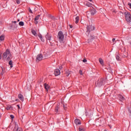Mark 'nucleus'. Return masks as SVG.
I'll use <instances>...</instances> for the list:
<instances>
[{
    "label": "nucleus",
    "mask_w": 131,
    "mask_h": 131,
    "mask_svg": "<svg viewBox=\"0 0 131 131\" xmlns=\"http://www.w3.org/2000/svg\"><path fill=\"white\" fill-rule=\"evenodd\" d=\"M79 73H80V74L81 75H82V71L80 70V71H79Z\"/></svg>",
    "instance_id": "31"
},
{
    "label": "nucleus",
    "mask_w": 131,
    "mask_h": 131,
    "mask_svg": "<svg viewBox=\"0 0 131 131\" xmlns=\"http://www.w3.org/2000/svg\"><path fill=\"white\" fill-rule=\"evenodd\" d=\"M10 117H11V118H12L13 119V118H14V116L12 115H11Z\"/></svg>",
    "instance_id": "34"
},
{
    "label": "nucleus",
    "mask_w": 131,
    "mask_h": 131,
    "mask_svg": "<svg viewBox=\"0 0 131 131\" xmlns=\"http://www.w3.org/2000/svg\"><path fill=\"white\" fill-rule=\"evenodd\" d=\"M79 21V17L77 16L75 18V23H76V24H77V23H78Z\"/></svg>",
    "instance_id": "17"
},
{
    "label": "nucleus",
    "mask_w": 131,
    "mask_h": 131,
    "mask_svg": "<svg viewBox=\"0 0 131 131\" xmlns=\"http://www.w3.org/2000/svg\"><path fill=\"white\" fill-rule=\"evenodd\" d=\"M18 24L19 26H24V22L23 21H20Z\"/></svg>",
    "instance_id": "21"
},
{
    "label": "nucleus",
    "mask_w": 131,
    "mask_h": 131,
    "mask_svg": "<svg viewBox=\"0 0 131 131\" xmlns=\"http://www.w3.org/2000/svg\"><path fill=\"white\" fill-rule=\"evenodd\" d=\"M18 98L20 100V101H22V102L24 101V97H23V95H22V94H18Z\"/></svg>",
    "instance_id": "10"
},
{
    "label": "nucleus",
    "mask_w": 131,
    "mask_h": 131,
    "mask_svg": "<svg viewBox=\"0 0 131 131\" xmlns=\"http://www.w3.org/2000/svg\"><path fill=\"white\" fill-rule=\"evenodd\" d=\"M45 89L46 91H49V89H50V86L47 83L44 84Z\"/></svg>",
    "instance_id": "14"
},
{
    "label": "nucleus",
    "mask_w": 131,
    "mask_h": 131,
    "mask_svg": "<svg viewBox=\"0 0 131 131\" xmlns=\"http://www.w3.org/2000/svg\"><path fill=\"white\" fill-rule=\"evenodd\" d=\"M119 97H120V99L122 100V101H123V100H124V97H123V96H122V95H120Z\"/></svg>",
    "instance_id": "26"
},
{
    "label": "nucleus",
    "mask_w": 131,
    "mask_h": 131,
    "mask_svg": "<svg viewBox=\"0 0 131 131\" xmlns=\"http://www.w3.org/2000/svg\"><path fill=\"white\" fill-rule=\"evenodd\" d=\"M87 61H88V60H86V59H83V63H86Z\"/></svg>",
    "instance_id": "28"
},
{
    "label": "nucleus",
    "mask_w": 131,
    "mask_h": 131,
    "mask_svg": "<svg viewBox=\"0 0 131 131\" xmlns=\"http://www.w3.org/2000/svg\"><path fill=\"white\" fill-rule=\"evenodd\" d=\"M95 29V26L93 25V23H91L90 25L87 27L86 33H90V31H93Z\"/></svg>",
    "instance_id": "4"
},
{
    "label": "nucleus",
    "mask_w": 131,
    "mask_h": 131,
    "mask_svg": "<svg viewBox=\"0 0 131 131\" xmlns=\"http://www.w3.org/2000/svg\"><path fill=\"white\" fill-rule=\"evenodd\" d=\"M43 59V56L41 54H38L35 59L36 62H39V61H41Z\"/></svg>",
    "instance_id": "6"
},
{
    "label": "nucleus",
    "mask_w": 131,
    "mask_h": 131,
    "mask_svg": "<svg viewBox=\"0 0 131 131\" xmlns=\"http://www.w3.org/2000/svg\"><path fill=\"white\" fill-rule=\"evenodd\" d=\"M64 109H65V106H63Z\"/></svg>",
    "instance_id": "45"
},
{
    "label": "nucleus",
    "mask_w": 131,
    "mask_h": 131,
    "mask_svg": "<svg viewBox=\"0 0 131 131\" xmlns=\"http://www.w3.org/2000/svg\"><path fill=\"white\" fill-rule=\"evenodd\" d=\"M17 107L18 109H20L21 108L20 107V105H19L18 104L17 105Z\"/></svg>",
    "instance_id": "32"
},
{
    "label": "nucleus",
    "mask_w": 131,
    "mask_h": 131,
    "mask_svg": "<svg viewBox=\"0 0 131 131\" xmlns=\"http://www.w3.org/2000/svg\"><path fill=\"white\" fill-rule=\"evenodd\" d=\"M104 131H107V130H104Z\"/></svg>",
    "instance_id": "46"
},
{
    "label": "nucleus",
    "mask_w": 131,
    "mask_h": 131,
    "mask_svg": "<svg viewBox=\"0 0 131 131\" xmlns=\"http://www.w3.org/2000/svg\"><path fill=\"white\" fill-rule=\"evenodd\" d=\"M90 2H92V0H89Z\"/></svg>",
    "instance_id": "43"
},
{
    "label": "nucleus",
    "mask_w": 131,
    "mask_h": 131,
    "mask_svg": "<svg viewBox=\"0 0 131 131\" xmlns=\"http://www.w3.org/2000/svg\"><path fill=\"white\" fill-rule=\"evenodd\" d=\"M4 74H5V71L2 69V72L1 73V75H3Z\"/></svg>",
    "instance_id": "27"
},
{
    "label": "nucleus",
    "mask_w": 131,
    "mask_h": 131,
    "mask_svg": "<svg viewBox=\"0 0 131 131\" xmlns=\"http://www.w3.org/2000/svg\"><path fill=\"white\" fill-rule=\"evenodd\" d=\"M67 76H69V75H70V74H71V72H67L66 73Z\"/></svg>",
    "instance_id": "23"
},
{
    "label": "nucleus",
    "mask_w": 131,
    "mask_h": 131,
    "mask_svg": "<svg viewBox=\"0 0 131 131\" xmlns=\"http://www.w3.org/2000/svg\"><path fill=\"white\" fill-rule=\"evenodd\" d=\"M38 37L40 38V39L41 40V41H45V39H43L42 38V36L41 35V34H39Z\"/></svg>",
    "instance_id": "18"
},
{
    "label": "nucleus",
    "mask_w": 131,
    "mask_h": 131,
    "mask_svg": "<svg viewBox=\"0 0 131 131\" xmlns=\"http://www.w3.org/2000/svg\"><path fill=\"white\" fill-rule=\"evenodd\" d=\"M13 23H14V24H16V23H17V21H12Z\"/></svg>",
    "instance_id": "38"
},
{
    "label": "nucleus",
    "mask_w": 131,
    "mask_h": 131,
    "mask_svg": "<svg viewBox=\"0 0 131 131\" xmlns=\"http://www.w3.org/2000/svg\"><path fill=\"white\" fill-rule=\"evenodd\" d=\"M79 131H82V130H84L83 128H81V127H79Z\"/></svg>",
    "instance_id": "29"
},
{
    "label": "nucleus",
    "mask_w": 131,
    "mask_h": 131,
    "mask_svg": "<svg viewBox=\"0 0 131 131\" xmlns=\"http://www.w3.org/2000/svg\"><path fill=\"white\" fill-rule=\"evenodd\" d=\"M69 26H70V28H73V26H72V25H70Z\"/></svg>",
    "instance_id": "39"
},
{
    "label": "nucleus",
    "mask_w": 131,
    "mask_h": 131,
    "mask_svg": "<svg viewBox=\"0 0 131 131\" xmlns=\"http://www.w3.org/2000/svg\"><path fill=\"white\" fill-rule=\"evenodd\" d=\"M35 24H37V23H38V21H37V20H35V22H34Z\"/></svg>",
    "instance_id": "35"
},
{
    "label": "nucleus",
    "mask_w": 131,
    "mask_h": 131,
    "mask_svg": "<svg viewBox=\"0 0 131 131\" xmlns=\"http://www.w3.org/2000/svg\"><path fill=\"white\" fill-rule=\"evenodd\" d=\"M12 108V106H10V107H7V110H10Z\"/></svg>",
    "instance_id": "33"
},
{
    "label": "nucleus",
    "mask_w": 131,
    "mask_h": 131,
    "mask_svg": "<svg viewBox=\"0 0 131 131\" xmlns=\"http://www.w3.org/2000/svg\"><path fill=\"white\" fill-rule=\"evenodd\" d=\"M14 27H17V26H14Z\"/></svg>",
    "instance_id": "44"
},
{
    "label": "nucleus",
    "mask_w": 131,
    "mask_h": 131,
    "mask_svg": "<svg viewBox=\"0 0 131 131\" xmlns=\"http://www.w3.org/2000/svg\"><path fill=\"white\" fill-rule=\"evenodd\" d=\"M125 17L126 19V21L127 22H128L129 23H130L131 22V15L130 13L128 12H125Z\"/></svg>",
    "instance_id": "5"
},
{
    "label": "nucleus",
    "mask_w": 131,
    "mask_h": 131,
    "mask_svg": "<svg viewBox=\"0 0 131 131\" xmlns=\"http://www.w3.org/2000/svg\"><path fill=\"white\" fill-rule=\"evenodd\" d=\"M13 131H23V129H22V128L18 126V124L15 123V127H14V128L13 129Z\"/></svg>",
    "instance_id": "7"
},
{
    "label": "nucleus",
    "mask_w": 131,
    "mask_h": 131,
    "mask_svg": "<svg viewBox=\"0 0 131 131\" xmlns=\"http://www.w3.org/2000/svg\"><path fill=\"white\" fill-rule=\"evenodd\" d=\"M104 82H105V81H104V79L100 78L98 80V81H97L95 83V85L97 88H100V87L102 86V85L104 84Z\"/></svg>",
    "instance_id": "2"
},
{
    "label": "nucleus",
    "mask_w": 131,
    "mask_h": 131,
    "mask_svg": "<svg viewBox=\"0 0 131 131\" xmlns=\"http://www.w3.org/2000/svg\"><path fill=\"white\" fill-rule=\"evenodd\" d=\"M31 32L33 35H34L35 36H36V32H35V31L32 30Z\"/></svg>",
    "instance_id": "22"
},
{
    "label": "nucleus",
    "mask_w": 131,
    "mask_h": 131,
    "mask_svg": "<svg viewBox=\"0 0 131 131\" xmlns=\"http://www.w3.org/2000/svg\"><path fill=\"white\" fill-rule=\"evenodd\" d=\"M15 101H19V99H16Z\"/></svg>",
    "instance_id": "41"
},
{
    "label": "nucleus",
    "mask_w": 131,
    "mask_h": 131,
    "mask_svg": "<svg viewBox=\"0 0 131 131\" xmlns=\"http://www.w3.org/2000/svg\"><path fill=\"white\" fill-rule=\"evenodd\" d=\"M39 17H40V15H38L37 16H36L34 19L35 21H37V20H38V19H39Z\"/></svg>",
    "instance_id": "19"
},
{
    "label": "nucleus",
    "mask_w": 131,
    "mask_h": 131,
    "mask_svg": "<svg viewBox=\"0 0 131 131\" xmlns=\"http://www.w3.org/2000/svg\"><path fill=\"white\" fill-rule=\"evenodd\" d=\"M2 59V55L0 54V60Z\"/></svg>",
    "instance_id": "40"
},
{
    "label": "nucleus",
    "mask_w": 131,
    "mask_h": 131,
    "mask_svg": "<svg viewBox=\"0 0 131 131\" xmlns=\"http://www.w3.org/2000/svg\"><path fill=\"white\" fill-rule=\"evenodd\" d=\"M61 73V72L60 71V70L59 69H55L54 71V74L55 76H58V75H60Z\"/></svg>",
    "instance_id": "9"
},
{
    "label": "nucleus",
    "mask_w": 131,
    "mask_h": 131,
    "mask_svg": "<svg viewBox=\"0 0 131 131\" xmlns=\"http://www.w3.org/2000/svg\"><path fill=\"white\" fill-rule=\"evenodd\" d=\"M59 109H60V107H59V105H58L55 107V112L56 113H59Z\"/></svg>",
    "instance_id": "12"
},
{
    "label": "nucleus",
    "mask_w": 131,
    "mask_h": 131,
    "mask_svg": "<svg viewBox=\"0 0 131 131\" xmlns=\"http://www.w3.org/2000/svg\"><path fill=\"white\" fill-rule=\"evenodd\" d=\"M95 38V36H91L90 37V38L88 39V42H92V40Z\"/></svg>",
    "instance_id": "13"
},
{
    "label": "nucleus",
    "mask_w": 131,
    "mask_h": 131,
    "mask_svg": "<svg viewBox=\"0 0 131 131\" xmlns=\"http://www.w3.org/2000/svg\"><path fill=\"white\" fill-rule=\"evenodd\" d=\"M96 13V9L93 8L92 10H91V15H95Z\"/></svg>",
    "instance_id": "16"
},
{
    "label": "nucleus",
    "mask_w": 131,
    "mask_h": 131,
    "mask_svg": "<svg viewBox=\"0 0 131 131\" xmlns=\"http://www.w3.org/2000/svg\"><path fill=\"white\" fill-rule=\"evenodd\" d=\"M20 21V19H18L17 21L19 22Z\"/></svg>",
    "instance_id": "42"
},
{
    "label": "nucleus",
    "mask_w": 131,
    "mask_h": 131,
    "mask_svg": "<svg viewBox=\"0 0 131 131\" xmlns=\"http://www.w3.org/2000/svg\"><path fill=\"white\" fill-rule=\"evenodd\" d=\"M45 38H46L47 40H49L50 41L52 39V35L49 34V33H47L46 36Z\"/></svg>",
    "instance_id": "8"
},
{
    "label": "nucleus",
    "mask_w": 131,
    "mask_h": 131,
    "mask_svg": "<svg viewBox=\"0 0 131 131\" xmlns=\"http://www.w3.org/2000/svg\"><path fill=\"white\" fill-rule=\"evenodd\" d=\"M99 61L101 65L102 66H104V61H103V59L101 58L99 59Z\"/></svg>",
    "instance_id": "15"
},
{
    "label": "nucleus",
    "mask_w": 131,
    "mask_h": 131,
    "mask_svg": "<svg viewBox=\"0 0 131 131\" xmlns=\"http://www.w3.org/2000/svg\"><path fill=\"white\" fill-rule=\"evenodd\" d=\"M16 3L18 5L20 4V1L19 0H16Z\"/></svg>",
    "instance_id": "30"
},
{
    "label": "nucleus",
    "mask_w": 131,
    "mask_h": 131,
    "mask_svg": "<svg viewBox=\"0 0 131 131\" xmlns=\"http://www.w3.org/2000/svg\"><path fill=\"white\" fill-rule=\"evenodd\" d=\"M112 41H113V42H114V41H115V38H113L112 39Z\"/></svg>",
    "instance_id": "37"
},
{
    "label": "nucleus",
    "mask_w": 131,
    "mask_h": 131,
    "mask_svg": "<svg viewBox=\"0 0 131 131\" xmlns=\"http://www.w3.org/2000/svg\"><path fill=\"white\" fill-rule=\"evenodd\" d=\"M116 58L117 60V61H120V57H119V56L116 55Z\"/></svg>",
    "instance_id": "24"
},
{
    "label": "nucleus",
    "mask_w": 131,
    "mask_h": 131,
    "mask_svg": "<svg viewBox=\"0 0 131 131\" xmlns=\"http://www.w3.org/2000/svg\"><path fill=\"white\" fill-rule=\"evenodd\" d=\"M9 65H10V67L11 68L13 67V63H12V60L9 61Z\"/></svg>",
    "instance_id": "25"
},
{
    "label": "nucleus",
    "mask_w": 131,
    "mask_h": 131,
    "mask_svg": "<svg viewBox=\"0 0 131 131\" xmlns=\"http://www.w3.org/2000/svg\"><path fill=\"white\" fill-rule=\"evenodd\" d=\"M75 123L77 125V124L80 125L81 124V122H80V120L78 119H76L75 120Z\"/></svg>",
    "instance_id": "11"
},
{
    "label": "nucleus",
    "mask_w": 131,
    "mask_h": 131,
    "mask_svg": "<svg viewBox=\"0 0 131 131\" xmlns=\"http://www.w3.org/2000/svg\"><path fill=\"white\" fill-rule=\"evenodd\" d=\"M5 40V36L2 35L0 36V40Z\"/></svg>",
    "instance_id": "20"
},
{
    "label": "nucleus",
    "mask_w": 131,
    "mask_h": 131,
    "mask_svg": "<svg viewBox=\"0 0 131 131\" xmlns=\"http://www.w3.org/2000/svg\"><path fill=\"white\" fill-rule=\"evenodd\" d=\"M29 12H30V13H31L32 14L33 13L32 10H31V9L29 10Z\"/></svg>",
    "instance_id": "36"
},
{
    "label": "nucleus",
    "mask_w": 131,
    "mask_h": 131,
    "mask_svg": "<svg viewBox=\"0 0 131 131\" xmlns=\"http://www.w3.org/2000/svg\"><path fill=\"white\" fill-rule=\"evenodd\" d=\"M57 37L60 42H63V40H64V34H63L62 31L58 32Z\"/></svg>",
    "instance_id": "3"
},
{
    "label": "nucleus",
    "mask_w": 131,
    "mask_h": 131,
    "mask_svg": "<svg viewBox=\"0 0 131 131\" xmlns=\"http://www.w3.org/2000/svg\"><path fill=\"white\" fill-rule=\"evenodd\" d=\"M11 58H12V54L10 52L9 49H7L6 52L4 53L3 56V59H7L8 61L11 60Z\"/></svg>",
    "instance_id": "1"
}]
</instances>
